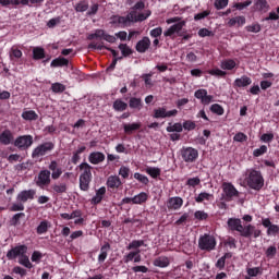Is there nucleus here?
<instances>
[{"label": "nucleus", "mask_w": 279, "mask_h": 279, "mask_svg": "<svg viewBox=\"0 0 279 279\" xmlns=\"http://www.w3.org/2000/svg\"><path fill=\"white\" fill-rule=\"evenodd\" d=\"M222 193L225 202H232L234 197H239L240 195L239 190H236V187H234V184L230 182L222 183Z\"/></svg>", "instance_id": "6e6552de"}, {"label": "nucleus", "mask_w": 279, "mask_h": 279, "mask_svg": "<svg viewBox=\"0 0 279 279\" xmlns=\"http://www.w3.org/2000/svg\"><path fill=\"white\" fill-rule=\"evenodd\" d=\"M246 32H251L252 34H258L260 32V24H252L245 27Z\"/></svg>", "instance_id": "69168bd1"}, {"label": "nucleus", "mask_w": 279, "mask_h": 279, "mask_svg": "<svg viewBox=\"0 0 279 279\" xmlns=\"http://www.w3.org/2000/svg\"><path fill=\"white\" fill-rule=\"evenodd\" d=\"M29 5V1H0L2 8H16V5Z\"/></svg>", "instance_id": "c9c22d12"}, {"label": "nucleus", "mask_w": 279, "mask_h": 279, "mask_svg": "<svg viewBox=\"0 0 279 279\" xmlns=\"http://www.w3.org/2000/svg\"><path fill=\"white\" fill-rule=\"evenodd\" d=\"M210 112H213L214 114H218V117H222V114H223V112H226V110L222 108L221 105L214 104L210 106Z\"/></svg>", "instance_id": "49530a36"}, {"label": "nucleus", "mask_w": 279, "mask_h": 279, "mask_svg": "<svg viewBox=\"0 0 279 279\" xmlns=\"http://www.w3.org/2000/svg\"><path fill=\"white\" fill-rule=\"evenodd\" d=\"M260 141L263 143H271V141H274V133H264L260 136Z\"/></svg>", "instance_id": "774afa93"}, {"label": "nucleus", "mask_w": 279, "mask_h": 279, "mask_svg": "<svg viewBox=\"0 0 279 279\" xmlns=\"http://www.w3.org/2000/svg\"><path fill=\"white\" fill-rule=\"evenodd\" d=\"M153 265L155 267H160L161 269H165V267H169V265H170L169 257H167V256L157 257L154 260Z\"/></svg>", "instance_id": "c756f323"}, {"label": "nucleus", "mask_w": 279, "mask_h": 279, "mask_svg": "<svg viewBox=\"0 0 279 279\" xmlns=\"http://www.w3.org/2000/svg\"><path fill=\"white\" fill-rule=\"evenodd\" d=\"M119 49L124 58H128V56H132V48H130L128 44H120Z\"/></svg>", "instance_id": "09e8293b"}, {"label": "nucleus", "mask_w": 279, "mask_h": 279, "mask_svg": "<svg viewBox=\"0 0 279 279\" xmlns=\"http://www.w3.org/2000/svg\"><path fill=\"white\" fill-rule=\"evenodd\" d=\"M51 171H49V169H43L37 177H35L34 182L38 189H45L51 184Z\"/></svg>", "instance_id": "0eeeda50"}, {"label": "nucleus", "mask_w": 279, "mask_h": 279, "mask_svg": "<svg viewBox=\"0 0 279 279\" xmlns=\"http://www.w3.org/2000/svg\"><path fill=\"white\" fill-rule=\"evenodd\" d=\"M74 8L77 12H86V10H88V2L86 1L77 2Z\"/></svg>", "instance_id": "13d9d810"}, {"label": "nucleus", "mask_w": 279, "mask_h": 279, "mask_svg": "<svg viewBox=\"0 0 279 279\" xmlns=\"http://www.w3.org/2000/svg\"><path fill=\"white\" fill-rule=\"evenodd\" d=\"M184 204V199L180 196L170 197L167 201L168 210H180Z\"/></svg>", "instance_id": "2eb2a0df"}, {"label": "nucleus", "mask_w": 279, "mask_h": 279, "mask_svg": "<svg viewBox=\"0 0 279 279\" xmlns=\"http://www.w3.org/2000/svg\"><path fill=\"white\" fill-rule=\"evenodd\" d=\"M21 219H25V213L14 214L9 223L10 226H13V228H16L17 226H21Z\"/></svg>", "instance_id": "f704fd0d"}, {"label": "nucleus", "mask_w": 279, "mask_h": 279, "mask_svg": "<svg viewBox=\"0 0 279 279\" xmlns=\"http://www.w3.org/2000/svg\"><path fill=\"white\" fill-rule=\"evenodd\" d=\"M134 178L142 184H145V185L149 184V178H147L146 175H144L142 173L135 172Z\"/></svg>", "instance_id": "6e6d98bb"}, {"label": "nucleus", "mask_w": 279, "mask_h": 279, "mask_svg": "<svg viewBox=\"0 0 279 279\" xmlns=\"http://www.w3.org/2000/svg\"><path fill=\"white\" fill-rule=\"evenodd\" d=\"M145 245L144 240H133L128 246L126 250H136L138 251V247H143Z\"/></svg>", "instance_id": "c03bdc74"}, {"label": "nucleus", "mask_w": 279, "mask_h": 279, "mask_svg": "<svg viewBox=\"0 0 279 279\" xmlns=\"http://www.w3.org/2000/svg\"><path fill=\"white\" fill-rule=\"evenodd\" d=\"M198 247L205 252H213L217 247V240L213 235L205 233L198 239Z\"/></svg>", "instance_id": "39448f33"}, {"label": "nucleus", "mask_w": 279, "mask_h": 279, "mask_svg": "<svg viewBox=\"0 0 279 279\" xmlns=\"http://www.w3.org/2000/svg\"><path fill=\"white\" fill-rule=\"evenodd\" d=\"M253 233H254V225H247L245 227L242 226V229L240 231V236H243L244 239H250Z\"/></svg>", "instance_id": "72a5a7b5"}, {"label": "nucleus", "mask_w": 279, "mask_h": 279, "mask_svg": "<svg viewBox=\"0 0 279 279\" xmlns=\"http://www.w3.org/2000/svg\"><path fill=\"white\" fill-rule=\"evenodd\" d=\"M19 263L20 265H23V267H26V269H32V267H34L32 262H29V257L25 254L20 257Z\"/></svg>", "instance_id": "de8ad7c7"}, {"label": "nucleus", "mask_w": 279, "mask_h": 279, "mask_svg": "<svg viewBox=\"0 0 279 279\" xmlns=\"http://www.w3.org/2000/svg\"><path fill=\"white\" fill-rule=\"evenodd\" d=\"M233 141L235 143H245V141H247V135L243 132H239L233 136Z\"/></svg>", "instance_id": "680f3d73"}, {"label": "nucleus", "mask_w": 279, "mask_h": 279, "mask_svg": "<svg viewBox=\"0 0 279 279\" xmlns=\"http://www.w3.org/2000/svg\"><path fill=\"white\" fill-rule=\"evenodd\" d=\"M177 114H178V109L167 111V108L165 107H159L157 109H154L153 111L154 119H167L170 117H175Z\"/></svg>", "instance_id": "f8f14e48"}, {"label": "nucleus", "mask_w": 279, "mask_h": 279, "mask_svg": "<svg viewBox=\"0 0 279 279\" xmlns=\"http://www.w3.org/2000/svg\"><path fill=\"white\" fill-rule=\"evenodd\" d=\"M199 184H202V180L198 177L190 178L186 181V186H193V189H195V186H199Z\"/></svg>", "instance_id": "4d7b16f0"}, {"label": "nucleus", "mask_w": 279, "mask_h": 279, "mask_svg": "<svg viewBox=\"0 0 279 279\" xmlns=\"http://www.w3.org/2000/svg\"><path fill=\"white\" fill-rule=\"evenodd\" d=\"M13 145L19 148L20 151H27V149L34 145V136L20 135L14 140Z\"/></svg>", "instance_id": "423d86ee"}, {"label": "nucleus", "mask_w": 279, "mask_h": 279, "mask_svg": "<svg viewBox=\"0 0 279 279\" xmlns=\"http://www.w3.org/2000/svg\"><path fill=\"white\" fill-rule=\"evenodd\" d=\"M9 58L11 62H17L23 58V51L21 49L16 48V46H13L9 51Z\"/></svg>", "instance_id": "b1692460"}, {"label": "nucleus", "mask_w": 279, "mask_h": 279, "mask_svg": "<svg viewBox=\"0 0 279 279\" xmlns=\"http://www.w3.org/2000/svg\"><path fill=\"white\" fill-rule=\"evenodd\" d=\"M166 131L167 132H177L178 134H180V132L183 131V126H182V123L180 122H177L174 124H172L171 122L168 124V126L166 128Z\"/></svg>", "instance_id": "ea45409f"}, {"label": "nucleus", "mask_w": 279, "mask_h": 279, "mask_svg": "<svg viewBox=\"0 0 279 279\" xmlns=\"http://www.w3.org/2000/svg\"><path fill=\"white\" fill-rule=\"evenodd\" d=\"M45 59V48L35 47L33 49V60H43Z\"/></svg>", "instance_id": "a19ab883"}, {"label": "nucleus", "mask_w": 279, "mask_h": 279, "mask_svg": "<svg viewBox=\"0 0 279 279\" xmlns=\"http://www.w3.org/2000/svg\"><path fill=\"white\" fill-rule=\"evenodd\" d=\"M252 84V78L247 75H243L240 78H235L233 82L234 88H245Z\"/></svg>", "instance_id": "6ab92c4d"}, {"label": "nucleus", "mask_w": 279, "mask_h": 279, "mask_svg": "<svg viewBox=\"0 0 279 279\" xmlns=\"http://www.w3.org/2000/svg\"><path fill=\"white\" fill-rule=\"evenodd\" d=\"M108 252H110V243L106 242L100 247V254L98 255V263H106V258H108Z\"/></svg>", "instance_id": "a878e982"}, {"label": "nucleus", "mask_w": 279, "mask_h": 279, "mask_svg": "<svg viewBox=\"0 0 279 279\" xmlns=\"http://www.w3.org/2000/svg\"><path fill=\"white\" fill-rule=\"evenodd\" d=\"M246 183L253 191H260L265 186V178L260 171L251 170Z\"/></svg>", "instance_id": "7ed1b4c3"}, {"label": "nucleus", "mask_w": 279, "mask_h": 279, "mask_svg": "<svg viewBox=\"0 0 279 279\" xmlns=\"http://www.w3.org/2000/svg\"><path fill=\"white\" fill-rule=\"evenodd\" d=\"M268 236H276V234H279V226L278 225H270L267 229Z\"/></svg>", "instance_id": "e2e57ef3"}, {"label": "nucleus", "mask_w": 279, "mask_h": 279, "mask_svg": "<svg viewBox=\"0 0 279 279\" xmlns=\"http://www.w3.org/2000/svg\"><path fill=\"white\" fill-rule=\"evenodd\" d=\"M48 171L50 172V177L52 180H60L62 174L64 173V170L62 169V166L58 163L57 160H51L49 166H48Z\"/></svg>", "instance_id": "9b49d317"}, {"label": "nucleus", "mask_w": 279, "mask_h": 279, "mask_svg": "<svg viewBox=\"0 0 279 279\" xmlns=\"http://www.w3.org/2000/svg\"><path fill=\"white\" fill-rule=\"evenodd\" d=\"M51 90L52 93L61 94L64 93V90H66V86L62 83H52Z\"/></svg>", "instance_id": "a18cd8bd"}, {"label": "nucleus", "mask_w": 279, "mask_h": 279, "mask_svg": "<svg viewBox=\"0 0 279 279\" xmlns=\"http://www.w3.org/2000/svg\"><path fill=\"white\" fill-rule=\"evenodd\" d=\"M181 157L184 162H195L199 158V151L193 147H186L181 150Z\"/></svg>", "instance_id": "9d476101"}, {"label": "nucleus", "mask_w": 279, "mask_h": 279, "mask_svg": "<svg viewBox=\"0 0 279 279\" xmlns=\"http://www.w3.org/2000/svg\"><path fill=\"white\" fill-rule=\"evenodd\" d=\"M105 196H106V186H101L100 189L96 190V195L90 199V205L92 206L99 205V203L104 201Z\"/></svg>", "instance_id": "4be33fe9"}, {"label": "nucleus", "mask_w": 279, "mask_h": 279, "mask_svg": "<svg viewBox=\"0 0 279 279\" xmlns=\"http://www.w3.org/2000/svg\"><path fill=\"white\" fill-rule=\"evenodd\" d=\"M51 189L53 193H57L58 195H62V193H66L69 190L66 183L64 182H58L51 185Z\"/></svg>", "instance_id": "c85d7f7f"}, {"label": "nucleus", "mask_w": 279, "mask_h": 279, "mask_svg": "<svg viewBox=\"0 0 279 279\" xmlns=\"http://www.w3.org/2000/svg\"><path fill=\"white\" fill-rule=\"evenodd\" d=\"M141 126H142L141 122H135L131 124H124L123 130L125 134H132L133 132L141 130Z\"/></svg>", "instance_id": "473e14b6"}, {"label": "nucleus", "mask_w": 279, "mask_h": 279, "mask_svg": "<svg viewBox=\"0 0 279 279\" xmlns=\"http://www.w3.org/2000/svg\"><path fill=\"white\" fill-rule=\"evenodd\" d=\"M81 171L78 182L81 191L87 192L90 190V182H93V166L88 162H82L78 166Z\"/></svg>", "instance_id": "f03ea898"}, {"label": "nucleus", "mask_w": 279, "mask_h": 279, "mask_svg": "<svg viewBox=\"0 0 279 279\" xmlns=\"http://www.w3.org/2000/svg\"><path fill=\"white\" fill-rule=\"evenodd\" d=\"M227 225L231 232H241L243 228V222L240 218H229Z\"/></svg>", "instance_id": "f3484780"}, {"label": "nucleus", "mask_w": 279, "mask_h": 279, "mask_svg": "<svg viewBox=\"0 0 279 279\" xmlns=\"http://www.w3.org/2000/svg\"><path fill=\"white\" fill-rule=\"evenodd\" d=\"M106 36V31L104 29H96L95 33L88 35V40H95V38H105Z\"/></svg>", "instance_id": "8fccbe9b"}, {"label": "nucleus", "mask_w": 279, "mask_h": 279, "mask_svg": "<svg viewBox=\"0 0 279 279\" xmlns=\"http://www.w3.org/2000/svg\"><path fill=\"white\" fill-rule=\"evenodd\" d=\"M182 128H183V130H187V132H191L197 128V124H195L191 120H186L185 122H183Z\"/></svg>", "instance_id": "052dcab7"}, {"label": "nucleus", "mask_w": 279, "mask_h": 279, "mask_svg": "<svg viewBox=\"0 0 279 279\" xmlns=\"http://www.w3.org/2000/svg\"><path fill=\"white\" fill-rule=\"evenodd\" d=\"M104 160H106V155H104L101 151H94L88 156V161L90 165H99L100 162H104Z\"/></svg>", "instance_id": "412c9836"}, {"label": "nucleus", "mask_w": 279, "mask_h": 279, "mask_svg": "<svg viewBox=\"0 0 279 279\" xmlns=\"http://www.w3.org/2000/svg\"><path fill=\"white\" fill-rule=\"evenodd\" d=\"M112 109L114 112H125V110H128V102L123 101L121 98H118L113 101Z\"/></svg>", "instance_id": "393cba45"}, {"label": "nucleus", "mask_w": 279, "mask_h": 279, "mask_svg": "<svg viewBox=\"0 0 279 279\" xmlns=\"http://www.w3.org/2000/svg\"><path fill=\"white\" fill-rule=\"evenodd\" d=\"M122 185H123V182H121V178H119L117 175L108 177V179H107V187L108 189H112L114 191V189H119Z\"/></svg>", "instance_id": "5701e85b"}, {"label": "nucleus", "mask_w": 279, "mask_h": 279, "mask_svg": "<svg viewBox=\"0 0 279 279\" xmlns=\"http://www.w3.org/2000/svg\"><path fill=\"white\" fill-rule=\"evenodd\" d=\"M149 47H151V40L149 37H143L142 40L137 41L135 49L138 53H145Z\"/></svg>", "instance_id": "a211bd4d"}, {"label": "nucleus", "mask_w": 279, "mask_h": 279, "mask_svg": "<svg viewBox=\"0 0 279 279\" xmlns=\"http://www.w3.org/2000/svg\"><path fill=\"white\" fill-rule=\"evenodd\" d=\"M210 197H213V194L208 192H202L198 194V196L195 197V202L197 204H202L203 202H210Z\"/></svg>", "instance_id": "79ce46f5"}, {"label": "nucleus", "mask_w": 279, "mask_h": 279, "mask_svg": "<svg viewBox=\"0 0 279 279\" xmlns=\"http://www.w3.org/2000/svg\"><path fill=\"white\" fill-rule=\"evenodd\" d=\"M147 199H149V194H147L146 192H141L140 194L133 196V204H145Z\"/></svg>", "instance_id": "e433bc0d"}, {"label": "nucleus", "mask_w": 279, "mask_h": 279, "mask_svg": "<svg viewBox=\"0 0 279 279\" xmlns=\"http://www.w3.org/2000/svg\"><path fill=\"white\" fill-rule=\"evenodd\" d=\"M194 97L199 99L203 106H208L213 101V95H208V90L206 89H197L194 93Z\"/></svg>", "instance_id": "ddd939ff"}, {"label": "nucleus", "mask_w": 279, "mask_h": 279, "mask_svg": "<svg viewBox=\"0 0 279 279\" xmlns=\"http://www.w3.org/2000/svg\"><path fill=\"white\" fill-rule=\"evenodd\" d=\"M146 173L150 175V178L156 180L157 178H160V173H162V171L160 170V168L148 167L146 168Z\"/></svg>", "instance_id": "58836bf2"}, {"label": "nucleus", "mask_w": 279, "mask_h": 279, "mask_svg": "<svg viewBox=\"0 0 279 279\" xmlns=\"http://www.w3.org/2000/svg\"><path fill=\"white\" fill-rule=\"evenodd\" d=\"M24 254H27V245L22 244L9 250L7 258L8 260H16V258H21Z\"/></svg>", "instance_id": "1a4fd4ad"}, {"label": "nucleus", "mask_w": 279, "mask_h": 279, "mask_svg": "<svg viewBox=\"0 0 279 279\" xmlns=\"http://www.w3.org/2000/svg\"><path fill=\"white\" fill-rule=\"evenodd\" d=\"M151 12L137 13L136 10H132L126 16L113 15L111 17V25H120L121 27H128L131 23H138L149 19Z\"/></svg>", "instance_id": "f257e3e1"}, {"label": "nucleus", "mask_w": 279, "mask_h": 279, "mask_svg": "<svg viewBox=\"0 0 279 279\" xmlns=\"http://www.w3.org/2000/svg\"><path fill=\"white\" fill-rule=\"evenodd\" d=\"M49 228H51V223H49L47 220H43L38 225L36 232L37 234H47V232H49Z\"/></svg>", "instance_id": "4c0bfd02"}, {"label": "nucleus", "mask_w": 279, "mask_h": 279, "mask_svg": "<svg viewBox=\"0 0 279 279\" xmlns=\"http://www.w3.org/2000/svg\"><path fill=\"white\" fill-rule=\"evenodd\" d=\"M50 66L52 69H56L58 66H69V61L66 58L64 57H59V58H56L51 61L50 63Z\"/></svg>", "instance_id": "7c9ffc66"}, {"label": "nucleus", "mask_w": 279, "mask_h": 279, "mask_svg": "<svg viewBox=\"0 0 279 279\" xmlns=\"http://www.w3.org/2000/svg\"><path fill=\"white\" fill-rule=\"evenodd\" d=\"M119 175H121V178L124 180H128L130 178V168L121 166L119 169Z\"/></svg>", "instance_id": "bf43d9fd"}, {"label": "nucleus", "mask_w": 279, "mask_h": 279, "mask_svg": "<svg viewBox=\"0 0 279 279\" xmlns=\"http://www.w3.org/2000/svg\"><path fill=\"white\" fill-rule=\"evenodd\" d=\"M129 107L132 110H143V99L131 97L129 100Z\"/></svg>", "instance_id": "cd10ccee"}, {"label": "nucleus", "mask_w": 279, "mask_h": 279, "mask_svg": "<svg viewBox=\"0 0 279 279\" xmlns=\"http://www.w3.org/2000/svg\"><path fill=\"white\" fill-rule=\"evenodd\" d=\"M123 260L125 264L132 263V260H134V263H141L142 260L141 250L132 251L129 254L124 255Z\"/></svg>", "instance_id": "aec40b11"}, {"label": "nucleus", "mask_w": 279, "mask_h": 279, "mask_svg": "<svg viewBox=\"0 0 279 279\" xmlns=\"http://www.w3.org/2000/svg\"><path fill=\"white\" fill-rule=\"evenodd\" d=\"M43 258V253L40 251H34L31 257L32 263H40Z\"/></svg>", "instance_id": "338daca9"}, {"label": "nucleus", "mask_w": 279, "mask_h": 279, "mask_svg": "<svg viewBox=\"0 0 279 279\" xmlns=\"http://www.w3.org/2000/svg\"><path fill=\"white\" fill-rule=\"evenodd\" d=\"M220 69H222V71H232L233 69H236V61H234V59L222 60Z\"/></svg>", "instance_id": "bb28decb"}, {"label": "nucleus", "mask_w": 279, "mask_h": 279, "mask_svg": "<svg viewBox=\"0 0 279 279\" xmlns=\"http://www.w3.org/2000/svg\"><path fill=\"white\" fill-rule=\"evenodd\" d=\"M209 75H214L216 77H226L228 75V72L222 71L220 69H213L208 71Z\"/></svg>", "instance_id": "864d4df0"}, {"label": "nucleus", "mask_w": 279, "mask_h": 279, "mask_svg": "<svg viewBox=\"0 0 279 279\" xmlns=\"http://www.w3.org/2000/svg\"><path fill=\"white\" fill-rule=\"evenodd\" d=\"M24 203H13L12 206L10 207L11 213H21L25 210V205Z\"/></svg>", "instance_id": "603ef678"}, {"label": "nucleus", "mask_w": 279, "mask_h": 279, "mask_svg": "<svg viewBox=\"0 0 279 279\" xmlns=\"http://www.w3.org/2000/svg\"><path fill=\"white\" fill-rule=\"evenodd\" d=\"M194 219H197V221H206V219H208V214L204 210H196L194 213Z\"/></svg>", "instance_id": "3c124183"}, {"label": "nucleus", "mask_w": 279, "mask_h": 279, "mask_svg": "<svg viewBox=\"0 0 279 279\" xmlns=\"http://www.w3.org/2000/svg\"><path fill=\"white\" fill-rule=\"evenodd\" d=\"M0 145H14V133L10 129H5L0 133Z\"/></svg>", "instance_id": "4468645a"}, {"label": "nucleus", "mask_w": 279, "mask_h": 279, "mask_svg": "<svg viewBox=\"0 0 279 279\" xmlns=\"http://www.w3.org/2000/svg\"><path fill=\"white\" fill-rule=\"evenodd\" d=\"M56 149V144L53 142H45L35 147L32 151V158L34 160L38 158H43V156H47V154H51V150Z\"/></svg>", "instance_id": "20e7f679"}, {"label": "nucleus", "mask_w": 279, "mask_h": 279, "mask_svg": "<svg viewBox=\"0 0 279 279\" xmlns=\"http://www.w3.org/2000/svg\"><path fill=\"white\" fill-rule=\"evenodd\" d=\"M276 254H278V248H276V246H269L266 250V257L267 258H275Z\"/></svg>", "instance_id": "0e129e2a"}, {"label": "nucleus", "mask_w": 279, "mask_h": 279, "mask_svg": "<svg viewBox=\"0 0 279 279\" xmlns=\"http://www.w3.org/2000/svg\"><path fill=\"white\" fill-rule=\"evenodd\" d=\"M22 119L24 121H38V113H36L34 110L23 111Z\"/></svg>", "instance_id": "2f4dec72"}, {"label": "nucleus", "mask_w": 279, "mask_h": 279, "mask_svg": "<svg viewBox=\"0 0 279 279\" xmlns=\"http://www.w3.org/2000/svg\"><path fill=\"white\" fill-rule=\"evenodd\" d=\"M246 272L250 278H256V276L263 275V268L260 267L247 268Z\"/></svg>", "instance_id": "37998d69"}, {"label": "nucleus", "mask_w": 279, "mask_h": 279, "mask_svg": "<svg viewBox=\"0 0 279 279\" xmlns=\"http://www.w3.org/2000/svg\"><path fill=\"white\" fill-rule=\"evenodd\" d=\"M34 197H36V190H24L17 194L16 201L26 204L28 199L32 201Z\"/></svg>", "instance_id": "dca6fc26"}, {"label": "nucleus", "mask_w": 279, "mask_h": 279, "mask_svg": "<svg viewBox=\"0 0 279 279\" xmlns=\"http://www.w3.org/2000/svg\"><path fill=\"white\" fill-rule=\"evenodd\" d=\"M267 154V146L262 145L259 148L253 151L254 158H259V156H265Z\"/></svg>", "instance_id": "5fc2aeb1"}]
</instances>
